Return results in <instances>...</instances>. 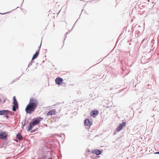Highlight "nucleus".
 <instances>
[{"label": "nucleus", "mask_w": 159, "mask_h": 159, "mask_svg": "<svg viewBox=\"0 0 159 159\" xmlns=\"http://www.w3.org/2000/svg\"><path fill=\"white\" fill-rule=\"evenodd\" d=\"M16 108L15 106L13 105L12 108V110L13 111H16Z\"/></svg>", "instance_id": "14"}, {"label": "nucleus", "mask_w": 159, "mask_h": 159, "mask_svg": "<svg viewBox=\"0 0 159 159\" xmlns=\"http://www.w3.org/2000/svg\"><path fill=\"white\" fill-rule=\"evenodd\" d=\"M43 119V118L40 117H37L36 118L34 119L32 122L30 124L29 127H28L27 130V131H30L33 127L39 124L40 121L42 120Z\"/></svg>", "instance_id": "2"}, {"label": "nucleus", "mask_w": 159, "mask_h": 159, "mask_svg": "<svg viewBox=\"0 0 159 159\" xmlns=\"http://www.w3.org/2000/svg\"><path fill=\"white\" fill-rule=\"evenodd\" d=\"M48 159H52V158H50Z\"/></svg>", "instance_id": "16"}, {"label": "nucleus", "mask_w": 159, "mask_h": 159, "mask_svg": "<svg viewBox=\"0 0 159 159\" xmlns=\"http://www.w3.org/2000/svg\"><path fill=\"white\" fill-rule=\"evenodd\" d=\"M84 124L86 126L90 127V126L92 124V122L91 121H90L89 119H86L84 120Z\"/></svg>", "instance_id": "5"}, {"label": "nucleus", "mask_w": 159, "mask_h": 159, "mask_svg": "<svg viewBox=\"0 0 159 159\" xmlns=\"http://www.w3.org/2000/svg\"><path fill=\"white\" fill-rule=\"evenodd\" d=\"M13 103L14 104V106H15L17 108H18V104L15 96L13 97Z\"/></svg>", "instance_id": "10"}, {"label": "nucleus", "mask_w": 159, "mask_h": 159, "mask_svg": "<svg viewBox=\"0 0 159 159\" xmlns=\"http://www.w3.org/2000/svg\"><path fill=\"white\" fill-rule=\"evenodd\" d=\"M9 111L7 110H2L0 111V115H4V114H6V113H9Z\"/></svg>", "instance_id": "11"}, {"label": "nucleus", "mask_w": 159, "mask_h": 159, "mask_svg": "<svg viewBox=\"0 0 159 159\" xmlns=\"http://www.w3.org/2000/svg\"><path fill=\"white\" fill-rule=\"evenodd\" d=\"M57 113V112L55 109L52 110L49 112H48L47 114L46 115L47 116H52L53 115H55Z\"/></svg>", "instance_id": "7"}, {"label": "nucleus", "mask_w": 159, "mask_h": 159, "mask_svg": "<svg viewBox=\"0 0 159 159\" xmlns=\"http://www.w3.org/2000/svg\"><path fill=\"white\" fill-rule=\"evenodd\" d=\"M39 102L37 99L31 98L30 99L29 102L26 106L25 111L27 114H31L37 108Z\"/></svg>", "instance_id": "1"}, {"label": "nucleus", "mask_w": 159, "mask_h": 159, "mask_svg": "<svg viewBox=\"0 0 159 159\" xmlns=\"http://www.w3.org/2000/svg\"><path fill=\"white\" fill-rule=\"evenodd\" d=\"M39 50L38 51L36 52L35 54L34 55V56L32 58V60H33L35 59H36L39 56Z\"/></svg>", "instance_id": "12"}, {"label": "nucleus", "mask_w": 159, "mask_h": 159, "mask_svg": "<svg viewBox=\"0 0 159 159\" xmlns=\"http://www.w3.org/2000/svg\"><path fill=\"white\" fill-rule=\"evenodd\" d=\"M55 82L58 85H61L63 83V80L62 78L58 77L55 79Z\"/></svg>", "instance_id": "4"}, {"label": "nucleus", "mask_w": 159, "mask_h": 159, "mask_svg": "<svg viewBox=\"0 0 159 159\" xmlns=\"http://www.w3.org/2000/svg\"><path fill=\"white\" fill-rule=\"evenodd\" d=\"M8 136L7 134L5 132H0V139L4 140H7Z\"/></svg>", "instance_id": "3"}, {"label": "nucleus", "mask_w": 159, "mask_h": 159, "mask_svg": "<svg viewBox=\"0 0 159 159\" xmlns=\"http://www.w3.org/2000/svg\"><path fill=\"white\" fill-rule=\"evenodd\" d=\"M126 123L125 122H123L121 124H120V126L117 129L116 131L117 132L120 131L123 128V126H125L126 125Z\"/></svg>", "instance_id": "8"}, {"label": "nucleus", "mask_w": 159, "mask_h": 159, "mask_svg": "<svg viewBox=\"0 0 159 159\" xmlns=\"http://www.w3.org/2000/svg\"><path fill=\"white\" fill-rule=\"evenodd\" d=\"M155 153L159 154V152H156Z\"/></svg>", "instance_id": "15"}, {"label": "nucleus", "mask_w": 159, "mask_h": 159, "mask_svg": "<svg viewBox=\"0 0 159 159\" xmlns=\"http://www.w3.org/2000/svg\"><path fill=\"white\" fill-rule=\"evenodd\" d=\"M91 153L93 154L99 155L101 153V151L98 149H94L92 151Z\"/></svg>", "instance_id": "9"}, {"label": "nucleus", "mask_w": 159, "mask_h": 159, "mask_svg": "<svg viewBox=\"0 0 159 159\" xmlns=\"http://www.w3.org/2000/svg\"><path fill=\"white\" fill-rule=\"evenodd\" d=\"M98 111L97 110H94L90 112V116L93 117H95L98 114Z\"/></svg>", "instance_id": "6"}, {"label": "nucleus", "mask_w": 159, "mask_h": 159, "mask_svg": "<svg viewBox=\"0 0 159 159\" xmlns=\"http://www.w3.org/2000/svg\"><path fill=\"white\" fill-rule=\"evenodd\" d=\"M16 138L20 140H22L23 138L21 134L20 133H19L16 135Z\"/></svg>", "instance_id": "13"}]
</instances>
